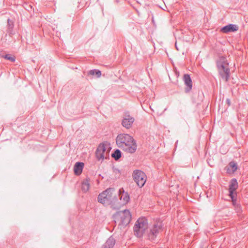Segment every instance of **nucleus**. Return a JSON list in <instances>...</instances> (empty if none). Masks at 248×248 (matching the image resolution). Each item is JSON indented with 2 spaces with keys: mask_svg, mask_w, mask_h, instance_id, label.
Returning <instances> with one entry per match:
<instances>
[{
  "mask_svg": "<svg viewBox=\"0 0 248 248\" xmlns=\"http://www.w3.org/2000/svg\"><path fill=\"white\" fill-rule=\"evenodd\" d=\"M116 143L118 147L129 153H134L137 148L136 140L128 134H119L116 139Z\"/></svg>",
  "mask_w": 248,
  "mask_h": 248,
  "instance_id": "1",
  "label": "nucleus"
},
{
  "mask_svg": "<svg viewBox=\"0 0 248 248\" xmlns=\"http://www.w3.org/2000/svg\"><path fill=\"white\" fill-rule=\"evenodd\" d=\"M117 193L114 188H108L99 194L98 196V202L105 205H110L113 209L119 208V205H116L118 202Z\"/></svg>",
  "mask_w": 248,
  "mask_h": 248,
  "instance_id": "2",
  "label": "nucleus"
},
{
  "mask_svg": "<svg viewBox=\"0 0 248 248\" xmlns=\"http://www.w3.org/2000/svg\"><path fill=\"white\" fill-rule=\"evenodd\" d=\"M217 66L219 76L225 82H228L230 77V70L226 58L220 56L217 61Z\"/></svg>",
  "mask_w": 248,
  "mask_h": 248,
  "instance_id": "3",
  "label": "nucleus"
},
{
  "mask_svg": "<svg viewBox=\"0 0 248 248\" xmlns=\"http://www.w3.org/2000/svg\"><path fill=\"white\" fill-rule=\"evenodd\" d=\"M147 220L145 217L139 218L134 226V234L138 237H141L148 232Z\"/></svg>",
  "mask_w": 248,
  "mask_h": 248,
  "instance_id": "4",
  "label": "nucleus"
},
{
  "mask_svg": "<svg viewBox=\"0 0 248 248\" xmlns=\"http://www.w3.org/2000/svg\"><path fill=\"white\" fill-rule=\"evenodd\" d=\"M113 218L119 225H127L130 222L131 216L128 210H124L115 213Z\"/></svg>",
  "mask_w": 248,
  "mask_h": 248,
  "instance_id": "5",
  "label": "nucleus"
},
{
  "mask_svg": "<svg viewBox=\"0 0 248 248\" xmlns=\"http://www.w3.org/2000/svg\"><path fill=\"white\" fill-rule=\"evenodd\" d=\"M111 149L109 144L107 142L100 143L95 152V156L98 160L103 161L104 158H108L109 156V151Z\"/></svg>",
  "mask_w": 248,
  "mask_h": 248,
  "instance_id": "6",
  "label": "nucleus"
},
{
  "mask_svg": "<svg viewBox=\"0 0 248 248\" xmlns=\"http://www.w3.org/2000/svg\"><path fill=\"white\" fill-rule=\"evenodd\" d=\"M133 177L138 186L142 187L146 181V175L145 173L140 170H135L133 173Z\"/></svg>",
  "mask_w": 248,
  "mask_h": 248,
  "instance_id": "7",
  "label": "nucleus"
},
{
  "mask_svg": "<svg viewBox=\"0 0 248 248\" xmlns=\"http://www.w3.org/2000/svg\"><path fill=\"white\" fill-rule=\"evenodd\" d=\"M135 121V118L128 112H125L122 121V125L126 129L130 128Z\"/></svg>",
  "mask_w": 248,
  "mask_h": 248,
  "instance_id": "8",
  "label": "nucleus"
},
{
  "mask_svg": "<svg viewBox=\"0 0 248 248\" xmlns=\"http://www.w3.org/2000/svg\"><path fill=\"white\" fill-rule=\"evenodd\" d=\"M162 227L161 222H157L153 225L150 229L149 232H147L148 236L149 239L153 240L158 234Z\"/></svg>",
  "mask_w": 248,
  "mask_h": 248,
  "instance_id": "9",
  "label": "nucleus"
},
{
  "mask_svg": "<svg viewBox=\"0 0 248 248\" xmlns=\"http://www.w3.org/2000/svg\"><path fill=\"white\" fill-rule=\"evenodd\" d=\"M119 193L120 200L121 201V203H119L118 202L116 205H119L120 208L121 205L125 204L128 203L129 201L130 198L128 193L124 192V191L123 188L119 189Z\"/></svg>",
  "mask_w": 248,
  "mask_h": 248,
  "instance_id": "10",
  "label": "nucleus"
},
{
  "mask_svg": "<svg viewBox=\"0 0 248 248\" xmlns=\"http://www.w3.org/2000/svg\"><path fill=\"white\" fill-rule=\"evenodd\" d=\"M238 26L235 24H230L222 27L220 31L225 33H227L230 32H234L238 30Z\"/></svg>",
  "mask_w": 248,
  "mask_h": 248,
  "instance_id": "11",
  "label": "nucleus"
},
{
  "mask_svg": "<svg viewBox=\"0 0 248 248\" xmlns=\"http://www.w3.org/2000/svg\"><path fill=\"white\" fill-rule=\"evenodd\" d=\"M183 80L186 88L185 92L188 93L192 89V83L190 76L188 74H185L183 77Z\"/></svg>",
  "mask_w": 248,
  "mask_h": 248,
  "instance_id": "12",
  "label": "nucleus"
},
{
  "mask_svg": "<svg viewBox=\"0 0 248 248\" xmlns=\"http://www.w3.org/2000/svg\"><path fill=\"white\" fill-rule=\"evenodd\" d=\"M84 163L82 162H77L74 165V170L76 175H80L83 169Z\"/></svg>",
  "mask_w": 248,
  "mask_h": 248,
  "instance_id": "13",
  "label": "nucleus"
},
{
  "mask_svg": "<svg viewBox=\"0 0 248 248\" xmlns=\"http://www.w3.org/2000/svg\"><path fill=\"white\" fill-rule=\"evenodd\" d=\"M115 239L111 236L108 238L103 245V248H113L115 244Z\"/></svg>",
  "mask_w": 248,
  "mask_h": 248,
  "instance_id": "14",
  "label": "nucleus"
},
{
  "mask_svg": "<svg viewBox=\"0 0 248 248\" xmlns=\"http://www.w3.org/2000/svg\"><path fill=\"white\" fill-rule=\"evenodd\" d=\"M90 188V183L88 179H86L83 181L81 185V189L84 192H86Z\"/></svg>",
  "mask_w": 248,
  "mask_h": 248,
  "instance_id": "15",
  "label": "nucleus"
},
{
  "mask_svg": "<svg viewBox=\"0 0 248 248\" xmlns=\"http://www.w3.org/2000/svg\"><path fill=\"white\" fill-rule=\"evenodd\" d=\"M238 187L237 181L235 178L232 179L230 184L229 185V190L232 191H235Z\"/></svg>",
  "mask_w": 248,
  "mask_h": 248,
  "instance_id": "16",
  "label": "nucleus"
},
{
  "mask_svg": "<svg viewBox=\"0 0 248 248\" xmlns=\"http://www.w3.org/2000/svg\"><path fill=\"white\" fill-rule=\"evenodd\" d=\"M237 169V165L236 163L233 161L231 162L228 165V171L234 172Z\"/></svg>",
  "mask_w": 248,
  "mask_h": 248,
  "instance_id": "17",
  "label": "nucleus"
},
{
  "mask_svg": "<svg viewBox=\"0 0 248 248\" xmlns=\"http://www.w3.org/2000/svg\"><path fill=\"white\" fill-rule=\"evenodd\" d=\"M111 156L115 160H119L122 156L121 151L119 149H116L114 152L112 154Z\"/></svg>",
  "mask_w": 248,
  "mask_h": 248,
  "instance_id": "18",
  "label": "nucleus"
},
{
  "mask_svg": "<svg viewBox=\"0 0 248 248\" xmlns=\"http://www.w3.org/2000/svg\"><path fill=\"white\" fill-rule=\"evenodd\" d=\"M8 23V32L10 34H12L13 29L14 26V22L13 21L10 20V19H8L7 20Z\"/></svg>",
  "mask_w": 248,
  "mask_h": 248,
  "instance_id": "19",
  "label": "nucleus"
},
{
  "mask_svg": "<svg viewBox=\"0 0 248 248\" xmlns=\"http://www.w3.org/2000/svg\"><path fill=\"white\" fill-rule=\"evenodd\" d=\"M88 75L92 76L96 75L97 78H100L101 75V72L99 70L93 69L90 70L88 72Z\"/></svg>",
  "mask_w": 248,
  "mask_h": 248,
  "instance_id": "20",
  "label": "nucleus"
},
{
  "mask_svg": "<svg viewBox=\"0 0 248 248\" xmlns=\"http://www.w3.org/2000/svg\"><path fill=\"white\" fill-rule=\"evenodd\" d=\"M2 57L5 59L10 61L12 62H14L16 61L15 57L12 56L10 54H6L4 56H3Z\"/></svg>",
  "mask_w": 248,
  "mask_h": 248,
  "instance_id": "21",
  "label": "nucleus"
},
{
  "mask_svg": "<svg viewBox=\"0 0 248 248\" xmlns=\"http://www.w3.org/2000/svg\"><path fill=\"white\" fill-rule=\"evenodd\" d=\"M229 195H230V196L232 198V200H233V199L234 198V192L235 191H231V190H229Z\"/></svg>",
  "mask_w": 248,
  "mask_h": 248,
  "instance_id": "22",
  "label": "nucleus"
},
{
  "mask_svg": "<svg viewBox=\"0 0 248 248\" xmlns=\"http://www.w3.org/2000/svg\"><path fill=\"white\" fill-rule=\"evenodd\" d=\"M226 102L229 106L231 105V101L229 99L227 98L226 99Z\"/></svg>",
  "mask_w": 248,
  "mask_h": 248,
  "instance_id": "23",
  "label": "nucleus"
}]
</instances>
